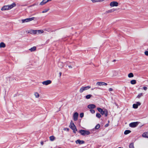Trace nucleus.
<instances>
[{
	"mask_svg": "<svg viewBox=\"0 0 148 148\" xmlns=\"http://www.w3.org/2000/svg\"><path fill=\"white\" fill-rule=\"evenodd\" d=\"M36 50V47H33L29 49V50L31 52L34 51Z\"/></svg>",
	"mask_w": 148,
	"mask_h": 148,
	"instance_id": "dca6fc26",
	"label": "nucleus"
},
{
	"mask_svg": "<svg viewBox=\"0 0 148 148\" xmlns=\"http://www.w3.org/2000/svg\"><path fill=\"white\" fill-rule=\"evenodd\" d=\"M62 64L61 62H59L58 64V65L59 66L60 65V64Z\"/></svg>",
	"mask_w": 148,
	"mask_h": 148,
	"instance_id": "de8ad7c7",
	"label": "nucleus"
},
{
	"mask_svg": "<svg viewBox=\"0 0 148 148\" xmlns=\"http://www.w3.org/2000/svg\"><path fill=\"white\" fill-rule=\"evenodd\" d=\"M100 127V125L99 124H98L95 126V128L92 129L91 131H94L96 129H97V130Z\"/></svg>",
	"mask_w": 148,
	"mask_h": 148,
	"instance_id": "ddd939ff",
	"label": "nucleus"
},
{
	"mask_svg": "<svg viewBox=\"0 0 148 148\" xmlns=\"http://www.w3.org/2000/svg\"><path fill=\"white\" fill-rule=\"evenodd\" d=\"M16 4L15 3H13L12 4L10 5H4L1 9L2 11L9 10L14 7L15 6Z\"/></svg>",
	"mask_w": 148,
	"mask_h": 148,
	"instance_id": "f257e3e1",
	"label": "nucleus"
},
{
	"mask_svg": "<svg viewBox=\"0 0 148 148\" xmlns=\"http://www.w3.org/2000/svg\"><path fill=\"white\" fill-rule=\"evenodd\" d=\"M95 88H92L91 90H93Z\"/></svg>",
	"mask_w": 148,
	"mask_h": 148,
	"instance_id": "09e8293b",
	"label": "nucleus"
},
{
	"mask_svg": "<svg viewBox=\"0 0 148 148\" xmlns=\"http://www.w3.org/2000/svg\"><path fill=\"white\" fill-rule=\"evenodd\" d=\"M115 10L114 9H110L109 10H108L107 11H106V13H111V12H112L114 11Z\"/></svg>",
	"mask_w": 148,
	"mask_h": 148,
	"instance_id": "aec40b11",
	"label": "nucleus"
},
{
	"mask_svg": "<svg viewBox=\"0 0 148 148\" xmlns=\"http://www.w3.org/2000/svg\"><path fill=\"white\" fill-rule=\"evenodd\" d=\"M64 130H65V131L66 130V131H68L69 130V129L68 128H65L64 129Z\"/></svg>",
	"mask_w": 148,
	"mask_h": 148,
	"instance_id": "58836bf2",
	"label": "nucleus"
},
{
	"mask_svg": "<svg viewBox=\"0 0 148 148\" xmlns=\"http://www.w3.org/2000/svg\"><path fill=\"white\" fill-rule=\"evenodd\" d=\"M136 104L138 106V107L141 105V103L139 102H136Z\"/></svg>",
	"mask_w": 148,
	"mask_h": 148,
	"instance_id": "e433bc0d",
	"label": "nucleus"
},
{
	"mask_svg": "<svg viewBox=\"0 0 148 148\" xmlns=\"http://www.w3.org/2000/svg\"><path fill=\"white\" fill-rule=\"evenodd\" d=\"M133 107L134 108L136 109L138 108V107L136 104H134L133 105Z\"/></svg>",
	"mask_w": 148,
	"mask_h": 148,
	"instance_id": "c756f323",
	"label": "nucleus"
},
{
	"mask_svg": "<svg viewBox=\"0 0 148 148\" xmlns=\"http://www.w3.org/2000/svg\"><path fill=\"white\" fill-rule=\"evenodd\" d=\"M115 60H114L113 61L114 62V61H115Z\"/></svg>",
	"mask_w": 148,
	"mask_h": 148,
	"instance_id": "8fccbe9b",
	"label": "nucleus"
},
{
	"mask_svg": "<svg viewBox=\"0 0 148 148\" xmlns=\"http://www.w3.org/2000/svg\"><path fill=\"white\" fill-rule=\"evenodd\" d=\"M91 88L90 86H83L80 88L79 90V92L80 93H82L84 90H87Z\"/></svg>",
	"mask_w": 148,
	"mask_h": 148,
	"instance_id": "20e7f679",
	"label": "nucleus"
},
{
	"mask_svg": "<svg viewBox=\"0 0 148 148\" xmlns=\"http://www.w3.org/2000/svg\"><path fill=\"white\" fill-rule=\"evenodd\" d=\"M37 33H42L43 32V31L42 30H37Z\"/></svg>",
	"mask_w": 148,
	"mask_h": 148,
	"instance_id": "72a5a7b5",
	"label": "nucleus"
},
{
	"mask_svg": "<svg viewBox=\"0 0 148 148\" xmlns=\"http://www.w3.org/2000/svg\"><path fill=\"white\" fill-rule=\"evenodd\" d=\"M130 148H135L134 147V143H131L129 145Z\"/></svg>",
	"mask_w": 148,
	"mask_h": 148,
	"instance_id": "393cba45",
	"label": "nucleus"
},
{
	"mask_svg": "<svg viewBox=\"0 0 148 148\" xmlns=\"http://www.w3.org/2000/svg\"><path fill=\"white\" fill-rule=\"evenodd\" d=\"M90 111L92 114H94L95 112V110L93 109L90 110Z\"/></svg>",
	"mask_w": 148,
	"mask_h": 148,
	"instance_id": "f704fd0d",
	"label": "nucleus"
},
{
	"mask_svg": "<svg viewBox=\"0 0 148 148\" xmlns=\"http://www.w3.org/2000/svg\"><path fill=\"white\" fill-rule=\"evenodd\" d=\"M143 95V93H140L138 95L137 97V98H140Z\"/></svg>",
	"mask_w": 148,
	"mask_h": 148,
	"instance_id": "c85d7f7f",
	"label": "nucleus"
},
{
	"mask_svg": "<svg viewBox=\"0 0 148 148\" xmlns=\"http://www.w3.org/2000/svg\"><path fill=\"white\" fill-rule=\"evenodd\" d=\"M55 137L53 136H51L49 137L50 140L51 141L54 140L55 139Z\"/></svg>",
	"mask_w": 148,
	"mask_h": 148,
	"instance_id": "a878e982",
	"label": "nucleus"
},
{
	"mask_svg": "<svg viewBox=\"0 0 148 148\" xmlns=\"http://www.w3.org/2000/svg\"><path fill=\"white\" fill-rule=\"evenodd\" d=\"M40 144H41V145H43L44 144V143H43V141H41V142H40Z\"/></svg>",
	"mask_w": 148,
	"mask_h": 148,
	"instance_id": "c03bdc74",
	"label": "nucleus"
},
{
	"mask_svg": "<svg viewBox=\"0 0 148 148\" xmlns=\"http://www.w3.org/2000/svg\"><path fill=\"white\" fill-rule=\"evenodd\" d=\"M30 32L31 33H32L34 34L37 33V30H31Z\"/></svg>",
	"mask_w": 148,
	"mask_h": 148,
	"instance_id": "f3484780",
	"label": "nucleus"
},
{
	"mask_svg": "<svg viewBox=\"0 0 148 148\" xmlns=\"http://www.w3.org/2000/svg\"><path fill=\"white\" fill-rule=\"evenodd\" d=\"M80 116L81 118H82L84 116V114L83 113H81L79 115Z\"/></svg>",
	"mask_w": 148,
	"mask_h": 148,
	"instance_id": "c9c22d12",
	"label": "nucleus"
},
{
	"mask_svg": "<svg viewBox=\"0 0 148 148\" xmlns=\"http://www.w3.org/2000/svg\"><path fill=\"white\" fill-rule=\"evenodd\" d=\"M138 123L139 122H138L131 123L129 124V126L132 127H135L138 125Z\"/></svg>",
	"mask_w": 148,
	"mask_h": 148,
	"instance_id": "39448f33",
	"label": "nucleus"
},
{
	"mask_svg": "<svg viewBox=\"0 0 148 148\" xmlns=\"http://www.w3.org/2000/svg\"><path fill=\"white\" fill-rule=\"evenodd\" d=\"M96 107V106L94 104H89L88 106V108L92 109L95 108Z\"/></svg>",
	"mask_w": 148,
	"mask_h": 148,
	"instance_id": "9b49d317",
	"label": "nucleus"
},
{
	"mask_svg": "<svg viewBox=\"0 0 148 148\" xmlns=\"http://www.w3.org/2000/svg\"><path fill=\"white\" fill-rule=\"evenodd\" d=\"M128 77L129 78H131L134 77V75L132 73H130L128 75Z\"/></svg>",
	"mask_w": 148,
	"mask_h": 148,
	"instance_id": "5701e85b",
	"label": "nucleus"
},
{
	"mask_svg": "<svg viewBox=\"0 0 148 148\" xmlns=\"http://www.w3.org/2000/svg\"><path fill=\"white\" fill-rule=\"evenodd\" d=\"M49 10V9H45L43 11H42V13H44L47 12L48 11V10Z\"/></svg>",
	"mask_w": 148,
	"mask_h": 148,
	"instance_id": "473e14b6",
	"label": "nucleus"
},
{
	"mask_svg": "<svg viewBox=\"0 0 148 148\" xmlns=\"http://www.w3.org/2000/svg\"><path fill=\"white\" fill-rule=\"evenodd\" d=\"M118 5V3L116 1H112L110 3V5L111 7L117 6Z\"/></svg>",
	"mask_w": 148,
	"mask_h": 148,
	"instance_id": "0eeeda50",
	"label": "nucleus"
},
{
	"mask_svg": "<svg viewBox=\"0 0 148 148\" xmlns=\"http://www.w3.org/2000/svg\"><path fill=\"white\" fill-rule=\"evenodd\" d=\"M93 3H95L96 2H100L101 1H92Z\"/></svg>",
	"mask_w": 148,
	"mask_h": 148,
	"instance_id": "ea45409f",
	"label": "nucleus"
},
{
	"mask_svg": "<svg viewBox=\"0 0 148 148\" xmlns=\"http://www.w3.org/2000/svg\"><path fill=\"white\" fill-rule=\"evenodd\" d=\"M142 136L143 137L148 138V132H144Z\"/></svg>",
	"mask_w": 148,
	"mask_h": 148,
	"instance_id": "4468645a",
	"label": "nucleus"
},
{
	"mask_svg": "<svg viewBox=\"0 0 148 148\" xmlns=\"http://www.w3.org/2000/svg\"><path fill=\"white\" fill-rule=\"evenodd\" d=\"M5 46V45L4 42H1L0 43V48H4Z\"/></svg>",
	"mask_w": 148,
	"mask_h": 148,
	"instance_id": "2eb2a0df",
	"label": "nucleus"
},
{
	"mask_svg": "<svg viewBox=\"0 0 148 148\" xmlns=\"http://www.w3.org/2000/svg\"><path fill=\"white\" fill-rule=\"evenodd\" d=\"M143 88L144 90H146L147 89V88L146 87H143Z\"/></svg>",
	"mask_w": 148,
	"mask_h": 148,
	"instance_id": "a19ab883",
	"label": "nucleus"
},
{
	"mask_svg": "<svg viewBox=\"0 0 148 148\" xmlns=\"http://www.w3.org/2000/svg\"><path fill=\"white\" fill-rule=\"evenodd\" d=\"M100 113L102 115L104 114L105 116L107 117L108 115V112L107 110L105 109L104 110H103Z\"/></svg>",
	"mask_w": 148,
	"mask_h": 148,
	"instance_id": "423d86ee",
	"label": "nucleus"
},
{
	"mask_svg": "<svg viewBox=\"0 0 148 148\" xmlns=\"http://www.w3.org/2000/svg\"><path fill=\"white\" fill-rule=\"evenodd\" d=\"M145 55L147 56H148V51H146L145 52Z\"/></svg>",
	"mask_w": 148,
	"mask_h": 148,
	"instance_id": "4c0bfd02",
	"label": "nucleus"
},
{
	"mask_svg": "<svg viewBox=\"0 0 148 148\" xmlns=\"http://www.w3.org/2000/svg\"><path fill=\"white\" fill-rule=\"evenodd\" d=\"M76 144H82L85 143L84 141V140H81L79 139L75 141Z\"/></svg>",
	"mask_w": 148,
	"mask_h": 148,
	"instance_id": "f8f14e48",
	"label": "nucleus"
},
{
	"mask_svg": "<svg viewBox=\"0 0 148 148\" xmlns=\"http://www.w3.org/2000/svg\"><path fill=\"white\" fill-rule=\"evenodd\" d=\"M78 114L77 112H75L73 114V119L74 121H76L78 119Z\"/></svg>",
	"mask_w": 148,
	"mask_h": 148,
	"instance_id": "6e6552de",
	"label": "nucleus"
},
{
	"mask_svg": "<svg viewBox=\"0 0 148 148\" xmlns=\"http://www.w3.org/2000/svg\"><path fill=\"white\" fill-rule=\"evenodd\" d=\"M73 130V132L74 133H76V131H77V129L76 126L73 123H72V121L71 122L70 125L69 126Z\"/></svg>",
	"mask_w": 148,
	"mask_h": 148,
	"instance_id": "7ed1b4c3",
	"label": "nucleus"
},
{
	"mask_svg": "<svg viewBox=\"0 0 148 148\" xmlns=\"http://www.w3.org/2000/svg\"><path fill=\"white\" fill-rule=\"evenodd\" d=\"M68 67L69 68H72V66H68Z\"/></svg>",
	"mask_w": 148,
	"mask_h": 148,
	"instance_id": "a18cd8bd",
	"label": "nucleus"
},
{
	"mask_svg": "<svg viewBox=\"0 0 148 148\" xmlns=\"http://www.w3.org/2000/svg\"><path fill=\"white\" fill-rule=\"evenodd\" d=\"M78 132L81 134L82 136H84L85 135H89L90 134L92 133L88 130H79Z\"/></svg>",
	"mask_w": 148,
	"mask_h": 148,
	"instance_id": "f03ea898",
	"label": "nucleus"
},
{
	"mask_svg": "<svg viewBox=\"0 0 148 148\" xmlns=\"http://www.w3.org/2000/svg\"><path fill=\"white\" fill-rule=\"evenodd\" d=\"M97 110L100 113L101 112L103 111V110L101 108H97Z\"/></svg>",
	"mask_w": 148,
	"mask_h": 148,
	"instance_id": "cd10ccee",
	"label": "nucleus"
},
{
	"mask_svg": "<svg viewBox=\"0 0 148 148\" xmlns=\"http://www.w3.org/2000/svg\"><path fill=\"white\" fill-rule=\"evenodd\" d=\"M59 74H60V76H61V75L62 73L61 72H60L59 73Z\"/></svg>",
	"mask_w": 148,
	"mask_h": 148,
	"instance_id": "49530a36",
	"label": "nucleus"
},
{
	"mask_svg": "<svg viewBox=\"0 0 148 148\" xmlns=\"http://www.w3.org/2000/svg\"><path fill=\"white\" fill-rule=\"evenodd\" d=\"M34 95L36 98H38L39 97V94L38 92H35L34 93Z\"/></svg>",
	"mask_w": 148,
	"mask_h": 148,
	"instance_id": "2f4dec72",
	"label": "nucleus"
},
{
	"mask_svg": "<svg viewBox=\"0 0 148 148\" xmlns=\"http://www.w3.org/2000/svg\"><path fill=\"white\" fill-rule=\"evenodd\" d=\"M131 132V131L130 130H125L124 132V134L125 135Z\"/></svg>",
	"mask_w": 148,
	"mask_h": 148,
	"instance_id": "a211bd4d",
	"label": "nucleus"
},
{
	"mask_svg": "<svg viewBox=\"0 0 148 148\" xmlns=\"http://www.w3.org/2000/svg\"><path fill=\"white\" fill-rule=\"evenodd\" d=\"M35 18L34 17H33L31 18H28L29 22V21H31L33 20H34Z\"/></svg>",
	"mask_w": 148,
	"mask_h": 148,
	"instance_id": "7c9ffc66",
	"label": "nucleus"
},
{
	"mask_svg": "<svg viewBox=\"0 0 148 148\" xmlns=\"http://www.w3.org/2000/svg\"><path fill=\"white\" fill-rule=\"evenodd\" d=\"M96 116L97 118L99 119L101 117V115L99 113H97L96 114Z\"/></svg>",
	"mask_w": 148,
	"mask_h": 148,
	"instance_id": "bb28decb",
	"label": "nucleus"
},
{
	"mask_svg": "<svg viewBox=\"0 0 148 148\" xmlns=\"http://www.w3.org/2000/svg\"><path fill=\"white\" fill-rule=\"evenodd\" d=\"M51 83V81L50 80H47L42 82V84L43 85H47L50 84Z\"/></svg>",
	"mask_w": 148,
	"mask_h": 148,
	"instance_id": "9d476101",
	"label": "nucleus"
},
{
	"mask_svg": "<svg viewBox=\"0 0 148 148\" xmlns=\"http://www.w3.org/2000/svg\"><path fill=\"white\" fill-rule=\"evenodd\" d=\"M109 90L110 91H112L113 90V89L112 88H110L109 89Z\"/></svg>",
	"mask_w": 148,
	"mask_h": 148,
	"instance_id": "79ce46f5",
	"label": "nucleus"
},
{
	"mask_svg": "<svg viewBox=\"0 0 148 148\" xmlns=\"http://www.w3.org/2000/svg\"><path fill=\"white\" fill-rule=\"evenodd\" d=\"M92 95L89 94L86 95V96L85 97L87 99H89L91 97H92Z\"/></svg>",
	"mask_w": 148,
	"mask_h": 148,
	"instance_id": "4be33fe9",
	"label": "nucleus"
},
{
	"mask_svg": "<svg viewBox=\"0 0 148 148\" xmlns=\"http://www.w3.org/2000/svg\"><path fill=\"white\" fill-rule=\"evenodd\" d=\"M22 21L23 23L29 22V21H28V18H26L25 19H22Z\"/></svg>",
	"mask_w": 148,
	"mask_h": 148,
	"instance_id": "412c9836",
	"label": "nucleus"
},
{
	"mask_svg": "<svg viewBox=\"0 0 148 148\" xmlns=\"http://www.w3.org/2000/svg\"><path fill=\"white\" fill-rule=\"evenodd\" d=\"M96 85L99 86H106L107 85L106 83L103 82H98L96 83Z\"/></svg>",
	"mask_w": 148,
	"mask_h": 148,
	"instance_id": "1a4fd4ad",
	"label": "nucleus"
},
{
	"mask_svg": "<svg viewBox=\"0 0 148 148\" xmlns=\"http://www.w3.org/2000/svg\"><path fill=\"white\" fill-rule=\"evenodd\" d=\"M130 83L132 84H135L136 83V81L135 80H132L131 81Z\"/></svg>",
	"mask_w": 148,
	"mask_h": 148,
	"instance_id": "b1692460",
	"label": "nucleus"
},
{
	"mask_svg": "<svg viewBox=\"0 0 148 148\" xmlns=\"http://www.w3.org/2000/svg\"><path fill=\"white\" fill-rule=\"evenodd\" d=\"M42 1L40 3V5H43L47 2L49 1Z\"/></svg>",
	"mask_w": 148,
	"mask_h": 148,
	"instance_id": "6ab92c4d",
	"label": "nucleus"
},
{
	"mask_svg": "<svg viewBox=\"0 0 148 148\" xmlns=\"http://www.w3.org/2000/svg\"><path fill=\"white\" fill-rule=\"evenodd\" d=\"M108 125H109V124L108 123H107L105 125V127H107L108 126Z\"/></svg>",
	"mask_w": 148,
	"mask_h": 148,
	"instance_id": "37998d69",
	"label": "nucleus"
}]
</instances>
